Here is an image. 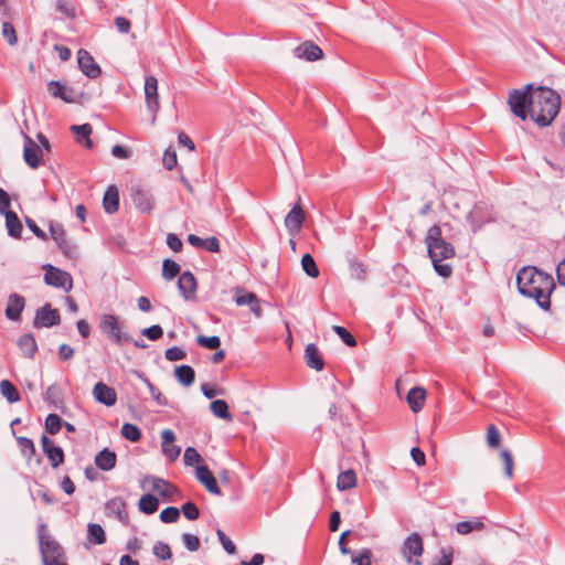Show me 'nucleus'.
<instances>
[{
	"instance_id": "f257e3e1",
	"label": "nucleus",
	"mask_w": 565,
	"mask_h": 565,
	"mask_svg": "<svg viewBox=\"0 0 565 565\" xmlns=\"http://www.w3.org/2000/svg\"><path fill=\"white\" fill-rule=\"evenodd\" d=\"M516 284L520 294L534 298L542 309H550V297L555 288L551 275L539 270L536 267H524L516 275Z\"/></svg>"
},
{
	"instance_id": "f03ea898",
	"label": "nucleus",
	"mask_w": 565,
	"mask_h": 565,
	"mask_svg": "<svg viewBox=\"0 0 565 565\" xmlns=\"http://www.w3.org/2000/svg\"><path fill=\"white\" fill-rule=\"evenodd\" d=\"M561 95L548 87L539 86L532 93L530 118L540 127L550 126L558 115Z\"/></svg>"
},
{
	"instance_id": "7ed1b4c3",
	"label": "nucleus",
	"mask_w": 565,
	"mask_h": 565,
	"mask_svg": "<svg viewBox=\"0 0 565 565\" xmlns=\"http://www.w3.org/2000/svg\"><path fill=\"white\" fill-rule=\"evenodd\" d=\"M40 552L44 565H67L64 548L61 544L45 534V524H41L38 531Z\"/></svg>"
},
{
	"instance_id": "20e7f679",
	"label": "nucleus",
	"mask_w": 565,
	"mask_h": 565,
	"mask_svg": "<svg viewBox=\"0 0 565 565\" xmlns=\"http://www.w3.org/2000/svg\"><path fill=\"white\" fill-rule=\"evenodd\" d=\"M426 243L431 262L444 260L455 256L454 246L443 239L441 230L438 225H433L428 230Z\"/></svg>"
},
{
	"instance_id": "39448f33",
	"label": "nucleus",
	"mask_w": 565,
	"mask_h": 565,
	"mask_svg": "<svg viewBox=\"0 0 565 565\" xmlns=\"http://www.w3.org/2000/svg\"><path fill=\"white\" fill-rule=\"evenodd\" d=\"M102 332L114 343L121 344L122 342H130L129 334L121 332L119 318L115 315H103L99 321Z\"/></svg>"
},
{
	"instance_id": "423d86ee",
	"label": "nucleus",
	"mask_w": 565,
	"mask_h": 565,
	"mask_svg": "<svg viewBox=\"0 0 565 565\" xmlns=\"http://www.w3.org/2000/svg\"><path fill=\"white\" fill-rule=\"evenodd\" d=\"M532 94L530 96L526 95V92H522L521 89H513L509 94V105L511 111L522 120H525L527 116L530 117Z\"/></svg>"
},
{
	"instance_id": "0eeeda50",
	"label": "nucleus",
	"mask_w": 565,
	"mask_h": 565,
	"mask_svg": "<svg viewBox=\"0 0 565 565\" xmlns=\"http://www.w3.org/2000/svg\"><path fill=\"white\" fill-rule=\"evenodd\" d=\"M45 269L44 281L46 285L62 288L66 292L73 288V278L67 273L60 268H56L50 264L43 267Z\"/></svg>"
},
{
	"instance_id": "6e6552de",
	"label": "nucleus",
	"mask_w": 565,
	"mask_h": 565,
	"mask_svg": "<svg viewBox=\"0 0 565 565\" xmlns=\"http://www.w3.org/2000/svg\"><path fill=\"white\" fill-rule=\"evenodd\" d=\"M423 551V540L418 533L414 532L405 539L402 553L408 564L422 565L420 561L413 559V556H420Z\"/></svg>"
},
{
	"instance_id": "1a4fd4ad",
	"label": "nucleus",
	"mask_w": 565,
	"mask_h": 565,
	"mask_svg": "<svg viewBox=\"0 0 565 565\" xmlns=\"http://www.w3.org/2000/svg\"><path fill=\"white\" fill-rule=\"evenodd\" d=\"M61 322V316L57 309H53L50 303L44 305L36 310L33 320L34 328H51Z\"/></svg>"
},
{
	"instance_id": "9d476101",
	"label": "nucleus",
	"mask_w": 565,
	"mask_h": 565,
	"mask_svg": "<svg viewBox=\"0 0 565 565\" xmlns=\"http://www.w3.org/2000/svg\"><path fill=\"white\" fill-rule=\"evenodd\" d=\"M145 97L148 110L152 114L153 120L160 109L158 95V79L153 76H147L145 79Z\"/></svg>"
},
{
	"instance_id": "9b49d317",
	"label": "nucleus",
	"mask_w": 565,
	"mask_h": 565,
	"mask_svg": "<svg viewBox=\"0 0 565 565\" xmlns=\"http://www.w3.org/2000/svg\"><path fill=\"white\" fill-rule=\"evenodd\" d=\"M134 204L142 213H150L154 209V200L150 192L141 185L136 184L130 189Z\"/></svg>"
},
{
	"instance_id": "f8f14e48",
	"label": "nucleus",
	"mask_w": 565,
	"mask_h": 565,
	"mask_svg": "<svg viewBox=\"0 0 565 565\" xmlns=\"http://www.w3.org/2000/svg\"><path fill=\"white\" fill-rule=\"evenodd\" d=\"M305 222V213L300 204V198L294 207L285 217V226L290 235H296L300 232L302 223Z\"/></svg>"
},
{
	"instance_id": "ddd939ff",
	"label": "nucleus",
	"mask_w": 565,
	"mask_h": 565,
	"mask_svg": "<svg viewBox=\"0 0 565 565\" xmlns=\"http://www.w3.org/2000/svg\"><path fill=\"white\" fill-rule=\"evenodd\" d=\"M77 63L81 71L89 78H96L100 74V67L94 57L84 49L77 52Z\"/></svg>"
},
{
	"instance_id": "4468645a",
	"label": "nucleus",
	"mask_w": 565,
	"mask_h": 565,
	"mask_svg": "<svg viewBox=\"0 0 565 565\" xmlns=\"http://www.w3.org/2000/svg\"><path fill=\"white\" fill-rule=\"evenodd\" d=\"M195 477L210 493L215 495L222 494L217 481L207 466H198L195 469Z\"/></svg>"
},
{
	"instance_id": "2eb2a0df",
	"label": "nucleus",
	"mask_w": 565,
	"mask_h": 565,
	"mask_svg": "<svg viewBox=\"0 0 565 565\" xmlns=\"http://www.w3.org/2000/svg\"><path fill=\"white\" fill-rule=\"evenodd\" d=\"M25 307V298L19 294H11L8 297L4 310L6 317L11 321H20L21 313Z\"/></svg>"
},
{
	"instance_id": "dca6fc26",
	"label": "nucleus",
	"mask_w": 565,
	"mask_h": 565,
	"mask_svg": "<svg viewBox=\"0 0 565 565\" xmlns=\"http://www.w3.org/2000/svg\"><path fill=\"white\" fill-rule=\"evenodd\" d=\"M40 153H41L40 147L29 136L25 135L24 136L23 158L30 168L36 169L41 166L42 159H41Z\"/></svg>"
},
{
	"instance_id": "f3484780",
	"label": "nucleus",
	"mask_w": 565,
	"mask_h": 565,
	"mask_svg": "<svg viewBox=\"0 0 565 565\" xmlns=\"http://www.w3.org/2000/svg\"><path fill=\"white\" fill-rule=\"evenodd\" d=\"M161 448L167 459L174 461L178 459L181 452V448L174 445L175 434L171 429H164L161 433Z\"/></svg>"
},
{
	"instance_id": "a211bd4d",
	"label": "nucleus",
	"mask_w": 565,
	"mask_h": 565,
	"mask_svg": "<svg viewBox=\"0 0 565 565\" xmlns=\"http://www.w3.org/2000/svg\"><path fill=\"white\" fill-rule=\"evenodd\" d=\"M94 398L106 406H114L117 402L116 391L103 382L95 384L93 388Z\"/></svg>"
},
{
	"instance_id": "6ab92c4d",
	"label": "nucleus",
	"mask_w": 565,
	"mask_h": 565,
	"mask_svg": "<svg viewBox=\"0 0 565 565\" xmlns=\"http://www.w3.org/2000/svg\"><path fill=\"white\" fill-rule=\"evenodd\" d=\"M294 54L297 58H302L310 62L318 61L323 56L322 50L311 41H307L298 45L294 50Z\"/></svg>"
},
{
	"instance_id": "aec40b11",
	"label": "nucleus",
	"mask_w": 565,
	"mask_h": 565,
	"mask_svg": "<svg viewBox=\"0 0 565 565\" xmlns=\"http://www.w3.org/2000/svg\"><path fill=\"white\" fill-rule=\"evenodd\" d=\"M178 288L185 300L193 299L196 292V279L191 271H183L178 279Z\"/></svg>"
},
{
	"instance_id": "412c9836",
	"label": "nucleus",
	"mask_w": 565,
	"mask_h": 565,
	"mask_svg": "<svg viewBox=\"0 0 565 565\" xmlns=\"http://www.w3.org/2000/svg\"><path fill=\"white\" fill-rule=\"evenodd\" d=\"M145 481L151 482L152 491L158 492L163 498L171 497L179 491L175 486L161 478L149 476Z\"/></svg>"
},
{
	"instance_id": "4be33fe9",
	"label": "nucleus",
	"mask_w": 565,
	"mask_h": 565,
	"mask_svg": "<svg viewBox=\"0 0 565 565\" xmlns=\"http://www.w3.org/2000/svg\"><path fill=\"white\" fill-rule=\"evenodd\" d=\"M305 360L310 369L316 371H322L324 367V361L319 352V349L315 343H309L305 349Z\"/></svg>"
},
{
	"instance_id": "5701e85b",
	"label": "nucleus",
	"mask_w": 565,
	"mask_h": 565,
	"mask_svg": "<svg viewBox=\"0 0 565 565\" xmlns=\"http://www.w3.org/2000/svg\"><path fill=\"white\" fill-rule=\"evenodd\" d=\"M117 456L114 451L108 448L100 450L94 459L96 467L104 471H109L115 468Z\"/></svg>"
},
{
	"instance_id": "b1692460",
	"label": "nucleus",
	"mask_w": 565,
	"mask_h": 565,
	"mask_svg": "<svg viewBox=\"0 0 565 565\" xmlns=\"http://www.w3.org/2000/svg\"><path fill=\"white\" fill-rule=\"evenodd\" d=\"M188 242L196 248L205 249L211 253H216L220 250V242L214 236L209 238H201L198 235L190 234L188 236Z\"/></svg>"
},
{
	"instance_id": "393cba45",
	"label": "nucleus",
	"mask_w": 565,
	"mask_h": 565,
	"mask_svg": "<svg viewBox=\"0 0 565 565\" xmlns=\"http://www.w3.org/2000/svg\"><path fill=\"white\" fill-rule=\"evenodd\" d=\"M47 90L51 96L54 98H61L65 103H73L75 100L74 90L72 88L65 87L60 82L51 81L47 84Z\"/></svg>"
},
{
	"instance_id": "a878e982",
	"label": "nucleus",
	"mask_w": 565,
	"mask_h": 565,
	"mask_svg": "<svg viewBox=\"0 0 565 565\" xmlns=\"http://www.w3.org/2000/svg\"><path fill=\"white\" fill-rule=\"evenodd\" d=\"M103 206L106 213L113 214L119 209V192L115 185H109L103 199Z\"/></svg>"
},
{
	"instance_id": "bb28decb",
	"label": "nucleus",
	"mask_w": 565,
	"mask_h": 565,
	"mask_svg": "<svg viewBox=\"0 0 565 565\" xmlns=\"http://www.w3.org/2000/svg\"><path fill=\"white\" fill-rule=\"evenodd\" d=\"M426 399V391L423 387L416 386L407 393V402L411 409L418 413L423 409Z\"/></svg>"
},
{
	"instance_id": "cd10ccee",
	"label": "nucleus",
	"mask_w": 565,
	"mask_h": 565,
	"mask_svg": "<svg viewBox=\"0 0 565 565\" xmlns=\"http://www.w3.org/2000/svg\"><path fill=\"white\" fill-rule=\"evenodd\" d=\"M18 347L25 358L33 359L36 351L38 344L35 338L31 333L23 334L18 340Z\"/></svg>"
},
{
	"instance_id": "c85d7f7f",
	"label": "nucleus",
	"mask_w": 565,
	"mask_h": 565,
	"mask_svg": "<svg viewBox=\"0 0 565 565\" xmlns=\"http://www.w3.org/2000/svg\"><path fill=\"white\" fill-rule=\"evenodd\" d=\"M106 508L117 515L124 524L128 523L129 516L126 510V502L121 498H114L106 503Z\"/></svg>"
},
{
	"instance_id": "c756f323",
	"label": "nucleus",
	"mask_w": 565,
	"mask_h": 565,
	"mask_svg": "<svg viewBox=\"0 0 565 565\" xmlns=\"http://www.w3.org/2000/svg\"><path fill=\"white\" fill-rule=\"evenodd\" d=\"M6 216V226L8 228V234L11 237L20 238L23 230L22 223L18 217L17 213L8 212Z\"/></svg>"
},
{
	"instance_id": "7c9ffc66",
	"label": "nucleus",
	"mask_w": 565,
	"mask_h": 565,
	"mask_svg": "<svg viewBox=\"0 0 565 565\" xmlns=\"http://www.w3.org/2000/svg\"><path fill=\"white\" fill-rule=\"evenodd\" d=\"M175 379L184 386H190L194 383L195 372L190 365H180L174 370Z\"/></svg>"
},
{
	"instance_id": "2f4dec72",
	"label": "nucleus",
	"mask_w": 565,
	"mask_h": 565,
	"mask_svg": "<svg viewBox=\"0 0 565 565\" xmlns=\"http://www.w3.org/2000/svg\"><path fill=\"white\" fill-rule=\"evenodd\" d=\"M71 131L74 132L77 138L76 140L78 142L82 141V139L85 140V147L88 148V149H92L93 148V142L90 140V135L93 132V128L89 124H83V125H74L71 127Z\"/></svg>"
},
{
	"instance_id": "473e14b6",
	"label": "nucleus",
	"mask_w": 565,
	"mask_h": 565,
	"mask_svg": "<svg viewBox=\"0 0 565 565\" xmlns=\"http://www.w3.org/2000/svg\"><path fill=\"white\" fill-rule=\"evenodd\" d=\"M356 486V473L354 470L349 469L342 471L337 481V487L340 491L352 489Z\"/></svg>"
},
{
	"instance_id": "72a5a7b5",
	"label": "nucleus",
	"mask_w": 565,
	"mask_h": 565,
	"mask_svg": "<svg viewBox=\"0 0 565 565\" xmlns=\"http://www.w3.org/2000/svg\"><path fill=\"white\" fill-rule=\"evenodd\" d=\"M158 499L150 493L143 494L139 500V510L145 514H153L158 510Z\"/></svg>"
},
{
	"instance_id": "f704fd0d",
	"label": "nucleus",
	"mask_w": 565,
	"mask_h": 565,
	"mask_svg": "<svg viewBox=\"0 0 565 565\" xmlns=\"http://www.w3.org/2000/svg\"><path fill=\"white\" fill-rule=\"evenodd\" d=\"M0 392L9 403H17L21 398L19 391L9 380H2L0 382Z\"/></svg>"
},
{
	"instance_id": "c9c22d12",
	"label": "nucleus",
	"mask_w": 565,
	"mask_h": 565,
	"mask_svg": "<svg viewBox=\"0 0 565 565\" xmlns=\"http://www.w3.org/2000/svg\"><path fill=\"white\" fill-rule=\"evenodd\" d=\"M88 540L94 544L102 545L106 542V534L102 525L97 523H89L87 525Z\"/></svg>"
},
{
	"instance_id": "e433bc0d",
	"label": "nucleus",
	"mask_w": 565,
	"mask_h": 565,
	"mask_svg": "<svg viewBox=\"0 0 565 565\" xmlns=\"http://www.w3.org/2000/svg\"><path fill=\"white\" fill-rule=\"evenodd\" d=\"M15 440L18 443V446H19V449H20L22 456L26 460H30L35 455V451H36L32 439H30L28 437H22V436H15Z\"/></svg>"
},
{
	"instance_id": "4c0bfd02",
	"label": "nucleus",
	"mask_w": 565,
	"mask_h": 565,
	"mask_svg": "<svg viewBox=\"0 0 565 565\" xmlns=\"http://www.w3.org/2000/svg\"><path fill=\"white\" fill-rule=\"evenodd\" d=\"M211 412L214 416L225 419L232 420V414L228 411V405L223 399H215L211 403Z\"/></svg>"
},
{
	"instance_id": "58836bf2",
	"label": "nucleus",
	"mask_w": 565,
	"mask_h": 565,
	"mask_svg": "<svg viewBox=\"0 0 565 565\" xmlns=\"http://www.w3.org/2000/svg\"><path fill=\"white\" fill-rule=\"evenodd\" d=\"M483 527L484 524L479 519H475L473 521H462L457 523L456 531L461 535H466L472 531H480Z\"/></svg>"
},
{
	"instance_id": "ea45409f",
	"label": "nucleus",
	"mask_w": 565,
	"mask_h": 565,
	"mask_svg": "<svg viewBox=\"0 0 565 565\" xmlns=\"http://www.w3.org/2000/svg\"><path fill=\"white\" fill-rule=\"evenodd\" d=\"M181 267L172 259H164L162 264V276L167 280H171L180 274Z\"/></svg>"
},
{
	"instance_id": "a19ab883",
	"label": "nucleus",
	"mask_w": 565,
	"mask_h": 565,
	"mask_svg": "<svg viewBox=\"0 0 565 565\" xmlns=\"http://www.w3.org/2000/svg\"><path fill=\"white\" fill-rule=\"evenodd\" d=\"M63 426V419L57 414H49L45 418V430L50 435L57 434Z\"/></svg>"
},
{
	"instance_id": "79ce46f5",
	"label": "nucleus",
	"mask_w": 565,
	"mask_h": 565,
	"mask_svg": "<svg viewBox=\"0 0 565 565\" xmlns=\"http://www.w3.org/2000/svg\"><path fill=\"white\" fill-rule=\"evenodd\" d=\"M301 267L303 271L311 278L319 276V269L313 257L310 254H305L301 258Z\"/></svg>"
},
{
	"instance_id": "37998d69",
	"label": "nucleus",
	"mask_w": 565,
	"mask_h": 565,
	"mask_svg": "<svg viewBox=\"0 0 565 565\" xmlns=\"http://www.w3.org/2000/svg\"><path fill=\"white\" fill-rule=\"evenodd\" d=\"M138 376L142 380V382L147 385L151 396L156 399V402L161 405H168L167 398L161 394V392L150 382V380L145 376L142 373H138Z\"/></svg>"
},
{
	"instance_id": "c03bdc74",
	"label": "nucleus",
	"mask_w": 565,
	"mask_h": 565,
	"mask_svg": "<svg viewBox=\"0 0 565 565\" xmlns=\"http://www.w3.org/2000/svg\"><path fill=\"white\" fill-rule=\"evenodd\" d=\"M121 435L129 441L137 443L141 439V430L134 424L126 423L121 427Z\"/></svg>"
},
{
	"instance_id": "a18cd8bd",
	"label": "nucleus",
	"mask_w": 565,
	"mask_h": 565,
	"mask_svg": "<svg viewBox=\"0 0 565 565\" xmlns=\"http://www.w3.org/2000/svg\"><path fill=\"white\" fill-rule=\"evenodd\" d=\"M350 274L356 280H364L366 277L364 264L356 258L350 259Z\"/></svg>"
},
{
	"instance_id": "49530a36",
	"label": "nucleus",
	"mask_w": 565,
	"mask_h": 565,
	"mask_svg": "<svg viewBox=\"0 0 565 565\" xmlns=\"http://www.w3.org/2000/svg\"><path fill=\"white\" fill-rule=\"evenodd\" d=\"M46 457L53 468H57L64 462V451L61 447L55 446L52 449H47Z\"/></svg>"
},
{
	"instance_id": "de8ad7c7",
	"label": "nucleus",
	"mask_w": 565,
	"mask_h": 565,
	"mask_svg": "<svg viewBox=\"0 0 565 565\" xmlns=\"http://www.w3.org/2000/svg\"><path fill=\"white\" fill-rule=\"evenodd\" d=\"M44 401L54 406H58L62 403L60 387L57 385L49 386L44 393Z\"/></svg>"
},
{
	"instance_id": "09e8293b",
	"label": "nucleus",
	"mask_w": 565,
	"mask_h": 565,
	"mask_svg": "<svg viewBox=\"0 0 565 565\" xmlns=\"http://www.w3.org/2000/svg\"><path fill=\"white\" fill-rule=\"evenodd\" d=\"M196 343L205 349L216 350L221 347V339L217 335H199L196 338Z\"/></svg>"
},
{
	"instance_id": "8fccbe9b",
	"label": "nucleus",
	"mask_w": 565,
	"mask_h": 565,
	"mask_svg": "<svg viewBox=\"0 0 565 565\" xmlns=\"http://www.w3.org/2000/svg\"><path fill=\"white\" fill-rule=\"evenodd\" d=\"M503 465H504V475L507 478L511 479L513 477V457L509 449H503L500 454Z\"/></svg>"
},
{
	"instance_id": "3c124183",
	"label": "nucleus",
	"mask_w": 565,
	"mask_h": 565,
	"mask_svg": "<svg viewBox=\"0 0 565 565\" xmlns=\"http://www.w3.org/2000/svg\"><path fill=\"white\" fill-rule=\"evenodd\" d=\"M153 554L160 559H170L172 557V552L170 546L167 543L158 541L153 545Z\"/></svg>"
},
{
	"instance_id": "603ef678",
	"label": "nucleus",
	"mask_w": 565,
	"mask_h": 565,
	"mask_svg": "<svg viewBox=\"0 0 565 565\" xmlns=\"http://www.w3.org/2000/svg\"><path fill=\"white\" fill-rule=\"evenodd\" d=\"M351 561L353 565H371L372 552L369 548H363L358 554H353Z\"/></svg>"
},
{
	"instance_id": "864d4df0",
	"label": "nucleus",
	"mask_w": 565,
	"mask_h": 565,
	"mask_svg": "<svg viewBox=\"0 0 565 565\" xmlns=\"http://www.w3.org/2000/svg\"><path fill=\"white\" fill-rule=\"evenodd\" d=\"M50 234L52 239L58 244L60 242H63L66 239V232L62 224L56 222L50 223Z\"/></svg>"
},
{
	"instance_id": "5fc2aeb1",
	"label": "nucleus",
	"mask_w": 565,
	"mask_h": 565,
	"mask_svg": "<svg viewBox=\"0 0 565 565\" xmlns=\"http://www.w3.org/2000/svg\"><path fill=\"white\" fill-rule=\"evenodd\" d=\"M180 518V510L175 507H168L163 509L160 513V520L163 523H173L177 522Z\"/></svg>"
},
{
	"instance_id": "6e6d98bb",
	"label": "nucleus",
	"mask_w": 565,
	"mask_h": 565,
	"mask_svg": "<svg viewBox=\"0 0 565 565\" xmlns=\"http://www.w3.org/2000/svg\"><path fill=\"white\" fill-rule=\"evenodd\" d=\"M332 330L339 335V338L348 345V347H355L356 340L355 338L344 328L341 326H333Z\"/></svg>"
},
{
	"instance_id": "4d7b16f0",
	"label": "nucleus",
	"mask_w": 565,
	"mask_h": 565,
	"mask_svg": "<svg viewBox=\"0 0 565 565\" xmlns=\"http://www.w3.org/2000/svg\"><path fill=\"white\" fill-rule=\"evenodd\" d=\"M2 35L9 45L13 46L18 43V36L14 26L9 22L2 23Z\"/></svg>"
},
{
	"instance_id": "13d9d810",
	"label": "nucleus",
	"mask_w": 565,
	"mask_h": 565,
	"mask_svg": "<svg viewBox=\"0 0 565 565\" xmlns=\"http://www.w3.org/2000/svg\"><path fill=\"white\" fill-rule=\"evenodd\" d=\"M55 9L60 13L71 19L75 18L76 15L75 7L66 2L65 0H56Z\"/></svg>"
},
{
	"instance_id": "bf43d9fd",
	"label": "nucleus",
	"mask_w": 565,
	"mask_h": 565,
	"mask_svg": "<svg viewBox=\"0 0 565 565\" xmlns=\"http://www.w3.org/2000/svg\"><path fill=\"white\" fill-rule=\"evenodd\" d=\"M57 246L61 249V252L68 258H76L77 247L73 242L66 238L65 241L60 242Z\"/></svg>"
},
{
	"instance_id": "052dcab7",
	"label": "nucleus",
	"mask_w": 565,
	"mask_h": 565,
	"mask_svg": "<svg viewBox=\"0 0 565 565\" xmlns=\"http://www.w3.org/2000/svg\"><path fill=\"white\" fill-rule=\"evenodd\" d=\"M501 441V435L494 425H490L487 429V443L489 447H498Z\"/></svg>"
},
{
	"instance_id": "680f3d73",
	"label": "nucleus",
	"mask_w": 565,
	"mask_h": 565,
	"mask_svg": "<svg viewBox=\"0 0 565 565\" xmlns=\"http://www.w3.org/2000/svg\"><path fill=\"white\" fill-rule=\"evenodd\" d=\"M185 356V351L179 347H171L164 352V358L171 362L183 360Z\"/></svg>"
},
{
	"instance_id": "e2e57ef3",
	"label": "nucleus",
	"mask_w": 565,
	"mask_h": 565,
	"mask_svg": "<svg viewBox=\"0 0 565 565\" xmlns=\"http://www.w3.org/2000/svg\"><path fill=\"white\" fill-rule=\"evenodd\" d=\"M181 511L184 518H186L190 521L196 520L200 515L198 507L191 501L184 503L181 508Z\"/></svg>"
},
{
	"instance_id": "0e129e2a",
	"label": "nucleus",
	"mask_w": 565,
	"mask_h": 565,
	"mask_svg": "<svg viewBox=\"0 0 565 565\" xmlns=\"http://www.w3.org/2000/svg\"><path fill=\"white\" fill-rule=\"evenodd\" d=\"M182 541L186 550L190 552H195L200 548L201 543L200 539L196 535L184 533L182 535Z\"/></svg>"
},
{
	"instance_id": "69168bd1",
	"label": "nucleus",
	"mask_w": 565,
	"mask_h": 565,
	"mask_svg": "<svg viewBox=\"0 0 565 565\" xmlns=\"http://www.w3.org/2000/svg\"><path fill=\"white\" fill-rule=\"evenodd\" d=\"M184 463L186 466H194L195 463H199L202 460V457L193 447H188L184 451L183 456Z\"/></svg>"
},
{
	"instance_id": "338daca9",
	"label": "nucleus",
	"mask_w": 565,
	"mask_h": 565,
	"mask_svg": "<svg viewBox=\"0 0 565 565\" xmlns=\"http://www.w3.org/2000/svg\"><path fill=\"white\" fill-rule=\"evenodd\" d=\"M162 162L167 170H172L178 163L175 151L170 148L167 149L163 153Z\"/></svg>"
},
{
	"instance_id": "774afa93",
	"label": "nucleus",
	"mask_w": 565,
	"mask_h": 565,
	"mask_svg": "<svg viewBox=\"0 0 565 565\" xmlns=\"http://www.w3.org/2000/svg\"><path fill=\"white\" fill-rule=\"evenodd\" d=\"M142 334L151 341H157L162 337L163 330L159 324H153L149 328L143 329Z\"/></svg>"
}]
</instances>
